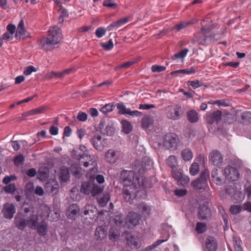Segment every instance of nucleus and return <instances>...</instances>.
<instances>
[{
  "instance_id": "f257e3e1",
  "label": "nucleus",
  "mask_w": 251,
  "mask_h": 251,
  "mask_svg": "<svg viewBox=\"0 0 251 251\" xmlns=\"http://www.w3.org/2000/svg\"><path fill=\"white\" fill-rule=\"evenodd\" d=\"M133 164L135 171L139 174H135L133 171L126 170H123L121 173L124 185L123 197L126 201L130 202L136 197L135 189L140 188L144 184L145 177L141 175L152 165L153 162L149 157H145L141 163L136 160Z\"/></svg>"
},
{
  "instance_id": "f03ea898",
  "label": "nucleus",
  "mask_w": 251,
  "mask_h": 251,
  "mask_svg": "<svg viewBox=\"0 0 251 251\" xmlns=\"http://www.w3.org/2000/svg\"><path fill=\"white\" fill-rule=\"evenodd\" d=\"M201 28L198 33L197 42L199 44L207 46L212 42L217 41L222 38V34L212 32L211 21L205 18L201 23Z\"/></svg>"
},
{
  "instance_id": "7ed1b4c3",
  "label": "nucleus",
  "mask_w": 251,
  "mask_h": 251,
  "mask_svg": "<svg viewBox=\"0 0 251 251\" xmlns=\"http://www.w3.org/2000/svg\"><path fill=\"white\" fill-rule=\"evenodd\" d=\"M61 38L60 29L56 26H53L50 28L48 36L41 40L42 47L46 50H50L59 42Z\"/></svg>"
},
{
  "instance_id": "20e7f679",
  "label": "nucleus",
  "mask_w": 251,
  "mask_h": 251,
  "mask_svg": "<svg viewBox=\"0 0 251 251\" xmlns=\"http://www.w3.org/2000/svg\"><path fill=\"white\" fill-rule=\"evenodd\" d=\"M141 218L140 215L137 212H130L126 216L125 220L121 219V217L119 218V220L116 219L115 224L120 226H127L128 228H132L139 224Z\"/></svg>"
},
{
  "instance_id": "39448f33",
  "label": "nucleus",
  "mask_w": 251,
  "mask_h": 251,
  "mask_svg": "<svg viewBox=\"0 0 251 251\" xmlns=\"http://www.w3.org/2000/svg\"><path fill=\"white\" fill-rule=\"evenodd\" d=\"M179 143L178 136L174 133H168L164 135L162 144L163 146L168 150H176Z\"/></svg>"
},
{
  "instance_id": "423d86ee",
  "label": "nucleus",
  "mask_w": 251,
  "mask_h": 251,
  "mask_svg": "<svg viewBox=\"0 0 251 251\" xmlns=\"http://www.w3.org/2000/svg\"><path fill=\"white\" fill-rule=\"evenodd\" d=\"M209 172L206 169L201 172L199 178L193 182V187L200 192H203L208 187L207 178Z\"/></svg>"
},
{
  "instance_id": "0eeeda50",
  "label": "nucleus",
  "mask_w": 251,
  "mask_h": 251,
  "mask_svg": "<svg viewBox=\"0 0 251 251\" xmlns=\"http://www.w3.org/2000/svg\"><path fill=\"white\" fill-rule=\"evenodd\" d=\"M93 169L91 170L90 172L87 175V178H89L88 181H84L81 185L80 191L85 195L91 194L92 196H94V176L92 174Z\"/></svg>"
},
{
  "instance_id": "6e6552de",
  "label": "nucleus",
  "mask_w": 251,
  "mask_h": 251,
  "mask_svg": "<svg viewBox=\"0 0 251 251\" xmlns=\"http://www.w3.org/2000/svg\"><path fill=\"white\" fill-rule=\"evenodd\" d=\"M183 113L181 107L177 104L169 106L166 108V117L172 120L179 119Z\"/></svg>"
},
{
  "instance_id": "1a4fd4ad",
  "label": "nucleus",
  "mask_w": 251,
  "mask_h": 251,
  "mask_svg": "<svg viewBox=\"0 0 251 251\" xmlns=\"http://www.w3.org/2000/svg\"><path fill=\"white\" fill-rule=\"evenodd\" d=\"M224 174L227 179L233 181L238 180L240 176L238 170L230 166L225 168Z\"/></svg>"
},
{
  "instance_id": "9d476101",
  "label": "nucleus",
  "mask_w": 251,
  "mask_h": 251,
  "mask_svg": "<svg viewBox=\"0 0 251 251\" xmlns=\"http://www.w3.org/2000/svg\"><path fill=\"white\" fill-rule=\"evenodd\" d=\"M223 175L224 172L222 171L217 169H213L211 172L212 181L217 185H223L225 182Z\"/></svg>"
},
{
  "instance_id": "9b49d317",
  "label": "nucleus",
  "mask_w": 251,
  "mask_h": 251,
  "mask_svg": "<svg viewBox=\"0 0 251 251\" xmlns=\"http://www.w3.org/2000/svg\"><path fill=\"white\" fill-rule=\"evenodd\" d=\"M94 206L93 205H86L83 210V214L86 217L84 218V223L87 225L93 223L94 217Z\"/></svg>"
},
{
  "instance_id": "f8f14e48",
  "label": "nucleus",
  "mask_w": 251,
  "mask_h": 251,
  "mask_svg": "<svg viewBox=\"0 0 251 251\" xmlns=\"http://www.w3.org/2000/svg\"><path fill=\"white\" fill-rule=\"evenodd\" d=\"M209 161L215 166H221L223 162L222 154L218 150H213L210 153Z\"/></svg>"
},
{
  "instance_id": "ddd939ff",
  "label": "nucleus",
  "mask_w": 251,
  "mask_h": 251,
  "mask_svg": "<svg viewBox=\"0 0 251 251\" xmlns=\"http://www.w3.org/2000/svg\"><path fill=\"white\" fill-rule=\"evenodd\" d=\"M222 112L220 110H217L212 112H208L206 114L205 120L208 124H213L214 123H217L221 120Z\"/></svg>"
},
{
  "instance_id": "4468645a",
  "label": "nucleus",
  "mask_w": 251,
  "mask_h": 251,
  "mask_svg": "<svg viewBox=\"0 0 251 251\" xmlns=\"http://www.w3.org/2000/svg\"><path fill=\"white\" fill-rule=\"evenodd\" d=\"M42 210L43 212V216L47 217H50L52 221H57L60 217V214L58 210H53L52 211L47 205L42 207Z\"/></svg>"
},
{
  "instance_id": "2eb2a0df",
  "label": "nucleus",
  "mask_w": 251,
  "mask_h": 251,
  "mask_svg": "<svg viewBox=\"0 0 251 251\" xmlns=\"http://www.w3.org/2000/svg\"><path fill=\"white\" fill-rule=\"evenodd\" d=\"M45 188L47 193L54 195L58 191L59 184L55 179H50L46 183Z\"/></svg>"
},
{
  "instance_id": "dca6fc26",
  "label": "nucleus",
  "mask_w": 251,
  "mask_h": 251,
  "mask_svg": "<svg viewBox=\"0 0 251 251\" xmlns=\"http://www.w3.org/2000/svg\"><path fill=\"white\" fill-rule=\"evenodd\" d=\"M15 212L16 208L13 204L6 203L4 205L2 213L6 219H11Z\"/></svg>"
},
{
  "instance_id": "f3484780",
  "label": "nucleus",
  "mask_w": 251,
  "mask_h": 251,
  "mask_svg": "<svg viewBox=\"0 0 251 251\" xmlns=\"http://www.w3.org/2000/svg\"><path fill=\"white\" fill-rule=\"evenodd\" d=\"M198 216L200 220L207 219L211 216V211L207 204H202L200 205Z\"/></svg>"
},
{
  "instance_id": "a211bd4d",
  "label": "nucleus",
  "mask_w": 251,
  "mask_h": 251,
  "mask_svg": "<svg viewBox=\"0 0 251 251\" xmlns=\"http://www.w3.org/2000/svg\"><path fill=\"white\" fill-rule=\"evenodd\" d=\"M95 180L97 182L100 184V185H98L95 184V196L101 193L105 187V179L104 177L102 175L98 174L97 175L95 173Z\"/></svg>"
},
{
  "instance_id": "6ab92c4d",
  "label": "nucleus",
  "mask_w": 251,
  "mask_h": 251,
  "mask_svg": "<svg viewBox=\"0 0 251 251\" xmlns=\"http://www.w3.org/2000/svg\"><path fill=\"white\" fill-rule=\"evenodd\" d=\"M37 214H31L26 217L27 226L32 229L35 228L37 224L41 221Z\"/></svg>"
},
{
  "instance_id": "aec40b11",
  "label": "nucleus",
  "mask_w": 251,
  "mask_h": 251,
  "mask_svg": "<svg viewBox=\"0 0 251 251\" xmlns=\"http://www.w3.org/2000/svg\"><path fill=\"white\" fill-rule=\"evenodd\" d=\"M120 155V152L112 150H109L105 153V159L110 164L115 163Z\"/></svg>"
},
{
  "instance_id": "412c9836",
  "label": "nucleus",
  "mask_w": 251,
  "mask_h": 251,
  "mask_svg": "<svg viewBox=\"0 0 251 251\" xmlns=\"http://www.w3.org/2000/svg\"><path fill=\"white\" fill-rule=\"evenodd\" d=\"M99 128L100 132L103 134L111 136L114 133V129L113 127L106 125L105 121L101 120L99 125Z\"/></svg>"
},
{
  "instance_id": "4be33fe9",
  "label": "nucleus",
  "mask_w": 251,
  "mask_h": 251,
  "mask_svg": "<svg viewBox=\"0 0 251 251\" xmlns=\"http://www.w3.org/2000/svg\"><path fill=\"white\" fill-rule=\"evenodd\" d=\"M205 247L208 251H216L217 243L216 239L212 236H208L205 240Z\"/></svg>"
},
{
  "instance_id": "5701e85b",
  "label": "nucleus",
  "mask_w": 251,
  "mask_h": 251,
  "mask_svg": "<svg viewBox=\"0 0 251 251\" xmlns=\"http://www.w3.org/2000/svg\"><path fill=\"white\" fill-rule=\"evenodd\" d=\"M79 211V209L77 205L75 204H73L68 207L66 214L69 219L75 220L76 219Z\"/></svg>"
},
{
  "instance_id": "b1692460",
  "label": "nucleus",
  "mask_w": 251,
  "mask_h": 251,
  "mask_svg": "<svg viewBox=\"0 0 251 251\" xmlns=\"http://www.w3.org/2000/svg\"><path fill=\"white\" fill-rule=\"evenodd\" d=\"M15 224L18 229L23 230L27 226L26 219L22 214L18 213L15 218Z\"/></svg>"
},
{
  "instance_id": "393cba45",
  "label": "nucleus",
  "mask_w": 251,
  "mask_h": 251,
  "mask_svg": "<svg viewBox=\"0 0 251 251\" xmlns=\"http://www.w3.org/2000/svg\"><path fill=\"white\" fill-rule=\"evenodd\" d=\"M33 229H36L40 236H45L48 232V224L45 220H41Z\"/></svg>"
},
{
  "instance_id": "a878e982",
  "label": "nucleus",
  "mask_w": 251,
  "mask_h": 251,
  "mask_svg": "<svg viewBox=\"0 0 251 251\" xmlns=\"http://www.w3.org/2000/svg\"><path fill=\"white\" fill-rule=\"evenodd\" d=\"M128 22L127 18H124L120 19L119 20L114 22L108 25L107 29L109 31L117 29L120 27L122 25L125 24Z\"/></svg>"
},
{
  "instance_id": "bb28decb",
  "label": "nucleus",
  "mask_w": 251,
  "mask_h": 251,
  "mask_svg": "<svg viewBox=\"0 0 251 251\" xmlns=\"http://www.w3.org/2000/svg\"><path fill=\"white\" fill-rule=\"evenodd\" d=\"M97 202L100 207L105 206L110 199V195L107 192L104 193L101 196L96 198Z\"/></svg>"
},
{
  "instance_id": "cd10ccee",
  "label": "nucleus",
  "mask_w": 251,
  "mask_h": 251,
  "mask_svg": "<svg viewBox=\"0 0 251 251\" xmlns=\"http://www.w3.org/2000/svg\"><path fill=\"white\" fill-rule=\"evenodd\" d=\"M137 208L140 212L144 216H149L151 211V206L148 204L144 202L140 203L138 204Z\"/></svg>"
},
{
  "instance_id": "c85d7f7f",
  "label": "nucleus",
  "mask_w": 251,
  "mask_h": 251,
  "mask_svg": "<svg viewBox=\"0 0 251 251\" xmlns=\"http://www.w3.org/2000/svg\"><path fill=\"white\" fill-rule=\"evenodd\" d=\"M154 122L153 118L150 116L143 117L141 120V126L143 128L147 129L152 126Z\"/></svg>"
},
{
  "instance_id": "c756f323",
  "label": "nucleus",
  "mask_w": 251,
  "mask_h": 251,
  "mask_svg": "<svg viewBox=\"0 0 251 251\" xmlns=\"http://www.w3.org/2000/svg\"><path fill=\"white\" fill-rule=\"evenodd\" d=\"M187 117L188 120L191 123H196L199 121L198 113L194 110L188 111Z\"/></svg>"
},
{
  "instance_id": "7c9ffc66",
  "label": "nucleus",
  "mask_w": 251,
  "mask_h": 251,
  "mask_svg": "<svg viewBox=\"0 0 251 251\" xmlns=\"http://www.w3.org/2000/svg\"><path fill=\"white\" fill-rule=\"evenodd\" d=\"M37 176L41 181H45L49 176V170L46 167H40L38 170Z\"/></svg>"
},
{
  "instance_id": "2f4dec72",
  "label": "nucleus",
  "mask_w": 251,
  "mask_h": 251,
  "mask_svg": "<svg viewBox=\"0 0 251 251\" xmlns=\"http://www.w3.org/2000/svg\"><path fill=\"white\" fill-rule=\"evenodd\" d=\"M47 109L46 106H41L35 109H31L25 113V116L38 115L43 113Z\"/></svg>"
},
{
  "instance_id": "473e14b6",
  "label": "nucleus",
  "mask_w": 251,
  "mask_h": 251,
  "mask_svg": "<svg viewBox=\"0 0 251 251\" xmlns=\"http://www.w3.org/2000/svg\"><path fill=\"white\" fill-rule=\"evenodd\" d=\"M127 243L128 246L132 249H136L140 247L138 239L132 236L127 239Z\"/></svg>"
},
{
  "instance_id": "72a5a7b5",
  "label": "nucleus",
  "mask_w": 251,
  "mask_h": 251,
  "mask_svg": "<svg viewBox=\"0 0 251 251\" xmlns=\"http://www.w3.org/2000/svg\"><path fill=\"white\" fill-rule=\"evenodd\" d=\"M167 164L171 168L172 170L177 167L176 157L175 155H171L166 159Z\"/></svg>"
},
{
  "instance_id": "f704fd0d",
  "label": "nucleus",
  "mask_w": 251,
  "mask_h": 251,
  "mask_svg": "<svg viewBox=\"0 0 251 251\" xmlns=\"http://www.w3.org/2000/svg\"><path fill=\"white\" fill-rule=\"evenodd\" d=\"M60 177L62 181L65 182L70 178V173L68 168L62 167L60 169Z\"/></svg>"
},
{
  "instance_id": "c9c22d12",
  "label": "nucleus",
  "mask_w": 251,
  "mask_h": 251,
  "mask_svg": "<svg viewBox=\"0 0 251 251\" xmlns=\"http://www.w3.org/2000/svg\"><path fill=\"white\" fill-rule=\"evenodd\" d=\"M181 156L185 161H189L192 159L193 153L189 148H186L182 151Z\"/></svg>"
},
{
  "instance_id": "e433bc0d",
  "label": "nucleus",
  "mask_w": 251,
  "mask_h": 251,
  "mask_svg": "<svg viewBox=\"0 0 251 251\" xmlns=\"http://www.w3.org/2000/svg\"><path fill=\"white\" fill-rule=\"evenodd\" d=\"M242 122L244 124H249L251 123V112L245 111L241 115Z\"/></svg>"
},
{
  "instance_id": "4c0bfd02",
  "label": "nucleus",
  "mask_w": 251,
  "mask_h": 251,
  "mask_svg": "<svg viewBox=\"0 0 251 251\" xmlns=\"http://www.w3.org/2000/svg\"><path fill=\"white\" fill-rule=\"evenodd\" d=\"M123 126L122 130L126 134L129 133L132 130V126L129 122L123 120L121 122Z\"/></svg>"
},
{
  "instance_id": "58836bf2",
  "label": "nucleus",
  "mask_w": 251,
  "mask_h": 251,
  "mask_svg": "<svg viewBox=\"0 0 251 251\" xmlns=\"http://www.w3.org/2000/svg\"><path fill=\"white\" fill-rule=\"evenodd\" d=\"M196 72L195 69L193 67H191L186 69L178 70L171 73L172 74H183L187 75L194 74Z\"/></svg>"
},
{
  "instance_id": "ea45409f",
  "label": "nucleus",
  "mask_w": 251,
  "mask_h": 251,
  "mask_svg": "<svg viewBox=\"0 0 251 251\" xmlns=\"http://www.w3.org/2000/svg\"><path fill=\"white\" fill-rule=\"evenodd\" d=\"M115 105L113 104L108 103L99 108V110L104 114L107 115L109 112L112 111Z\"/></svg>"
},
{
  "instance_id": "a19ab883",
  "label": "nucleus",
  "mask_w": 251,
  "mask_h": 251,
  "mask_svg": "<svg viewBox=\"0 0 251 251\" xmlns=\"http://www.w3.org/2000/svg\"><path fill=\"white\" fill-rule=\"evenodd\" d=\"M194 23L191 21L189 22H182L178 24L175 25L173 27V29H176L177 31H180V30L185 28L189 25L193 24Z\"/></svg>"
},
{
  "instance_id": "79ce46f5",
  "label": "nucleus",
  "mask_w": 251,
  "mask_h": 251,
  "mask_svg": "<svg viewBox=\"0 0 251 251\" xmlns=\"http://www.w3.org/2000/svg\"><path fill=\"white\" fill-rule=\"evenodd\" d=\"M189 51L188 49L185 48L184 49L182 50L179 52L175 54L172 56V59L173 60H175L178 58H184L187 54L188 52Z\"/></svg>"
},
{
  "instance_id": "37998d69",
  "label": "nucleus",
  "mask_w": 251,
  "mask_h": 251,
  "mask_svg": "<svg viewBox=\"0 0 251 251\" xmlns=\"http://www.w3.org/2000/svg\"><path fill=\"white\" fill-rule=\"evenodd\" d=\"M173 177L176 180L180 179V177L183 175L181 169L177 167L176 168L172 170Z\"/></svg>"
},
{
  "instance_id": "c03bdc74",
  "label": "nucleus",
  "mask_w": 251,
  "mask_h": 251,
  "mask_svg": "<svg viewBox=\"0 0 251 251\" xmlns=\"http://www.w3.org/2000/svg\"><path fill=\"white\" fill-rule=\"evenodd\" d=\"M200 167L198 163L194 162L191 165L189 168V172L191 175L195 176L199 172Z\"/></svg>"
},
{
  "instance_id": "a18cd8bd",
  "label": "nucleus",
  "mask_w": 251,
  "mask_h": 251,
  "mask_svg": "<svg viewBox=\"0 0 251 251\" xmlns=\"http://www.w3.org/2000/svg\"><path fill=\"white\" fill-rule=\"evenodd\" d=\"M206 225L204 223L198 222L195 228L196 231L198 233H202L206 230Z\"/></svg>"
},
{
  "instance_id": "49530a36",
  "label": "nucleus",
  "mask_w": 251,
  "mask_h": 251,
  "mask_svg": "<svg viewBox=\"0 0 251 251\" xmlns=\"http://www.w3.org/2000/svg\"><path fill=\"white\" fill-rule=\"evenodd\" d=\"M168 239V238H167L165 240H163V239L158 240L157 241H156L154 243H153L152 245H150V246L146 247L144 249V251H151L153 249H154L155 248L157 247L158 246H159V245H160L162 243H164V242H166V241H167Z\"/></svg>"
},
{
  "instance_id": "de8ad7c7",
  "label": "nucleus",
  "mask_w": 251,
  "mask_h": 251,
  "mask_svg": "<svg viewBox=\"0 0 251 251\" xmlns=\"http://www.w3.org/2000/svg\"><path fill=\"white\" fill-rule=\"evenodd\" d=\"M28 34L25 28L17 29L16 32V37L17 38L21 39L27 37Z\"/></svg>"
},
{
  "instance_id": "09e8293b",
  "label": "nucleus",
  "mask_w": 251,
  "mask_h": 251,
  "mask_svg": "<svg viewBox=\"0 0 251 251\" xmlns=\"http://www.w3.org/2000/svg\"><path fill=\"white\" fill-rule=\"evenodd\" d=\"M177 182L178 185L185 186L188 184L190 181V178L188 176L183 175L180 179H178Z\"/></svg>"
},
{
  "instance_id": "8fccbe9b",
  "label": "nucleus",
  "mask_w": 251,
  "mask_h": 251,
  "mask_svg": "<svg viewBox=\"0 0 251 251\" xmlns=\"http://www.w3.org/2000/svg\"><path fill=\"white\" fill-rule=\"evenodd\" d=\"M102 5L108 8H110L113 9H116L118 8V5L112 0H105Z\"/></svg>"
},
{
  "instance_id": "3c124183",
  "label": "nucleus",
  "mask_w": 251,
  "mask_h": 251,
  "mask_svg": "<svg viewBox=\"0 0 251 251\" xmlns=\"http://www.w3.org/2000/svg\"><path fill=\"white\" fill-rule=\"evenodd\" d=\"M100 45L105 50H110L114 47L113 43L111 39L107 42L100 43Z\"/></svg>"
},
{
  "instance_id": "603ef678",
  "label": "nucleus",
  "mask_w": 251,
  "mask_h": 251,
  "mask_svg": "<svg viewBox=\"0 0 251 251\" xmlns=\"http://www.w3.org/2000/svg\"><path fill=\"white\" fill-rule=\"evenodd\" d=\"M25 160V157L23 155L20 154L15 157L13 161L14 164L17 166H20L22 165Z\"/></svg>"
},
{
  "instance_id": "864d4df0",
  "label": "nucleus",
  "mask_w": 251,
  "mask_h": 251,
  "mask_svg": "<svg viewBox=\"0 0 251 251\" xmlns=\"http://www.w3.org/2000/svg\"><path fill=\"white\" fill-rule=\"evenodd\" d=\"M106 30L104 27H100L95 31V35L98 38H101L106 33Z\"/></svg>"
},
{
  "instance_id": "5fc2aeb1",
  "label": "nucleus",
  "mask_w": 251,
  "mask_h": 251,
  "mask_svg": "<svg viewBox=\"0 0 251 251\" xmlns=\"http://www.w3.org/2000/svg\"><path fill=\"white\" fill-rule=\"evenodd\" d=\"M209 103L213 104H217L218 106H227L229 105L228 101L226 100H217L212 102H209Z\"/></svg>"
},
{
  "instance_id": "6e6d98bb",
  "label": "nucleus",
  "mask_w": 251,
  "mask_h": 251,
  "mask_svg": "<svg viewBox=\"0 0 251 251\" xmlns=\"http://www.w3.org/2000/svg\"><path fill=\"white\" fill-rule=\"evenodd\" d=\"M117 109L118 112L120 114L126 115V112H128L129 108H126L123 104H118L117 105Z\"/></svg>"
},
{
  "instance_id": "4d7b16f0",
  "label": "nucleus",
  "mask_w": 251,
  "mask_h": 251,
  "mask_svg": "<svg viewBox=\"0 0 251 251\" xmlns=\"http://www.w3.org/2000/svg\"><path fill=\"white\" fill-rule=\"evenodd\" d=\"M142 114L141 112L138 111V110L131 111L130 110V109L129 108V109L128 110V112H126V116H130L134 117H140L142 116Z\"/></svg>"
},
{
  "instance_id": "13d9d810",
  "label": "nucleus",
  "mask_w": 251,
  "mask_h": 251,
  "mask_svg": "<svg viewBox=\"0 0 251 251\" xmlns=\"http://www.w3.org/2000/svg\"><path fill=\"white\" fill-rule=\"evenodd\" d=\"M233 245L235 251H243V248L241 246V241L240 240H238L234 237Z\"/></svg>"
},
{
  "instance_id": "bf43d9fd",
  "label": "nucleus",
  "mask_w": 251,
  "mask_h": 251,
  "mask_svg": "<svg viewBox=\"0 0 251 251\" xmlns=\"http://www.w3.org/2000/svg\"><path fill=\"white\" fill-rule=\"evenodd\" d=\"M242 209V207L240 205H232L229 208V211L232 214H236L239 213Z\"/></svg>"
},
{
  "instance_id": "052dcab7",
  "label": "nucleus",
  "mask_w": 251,
  "mask_h": 251,
  "mask_svg": "<svg viewBox=\"0 0 251 251\" xmlns=\"http://www.w3.org/2000/svg\"><path fill=\"white\" fill-rule=\"evenodd\" d=\"M105 236L104 231L102 230L101 228H97L95 229V236H98V239L100 238V239L101 240L104 238Z\"/></svg>"
},
{
  "instance_id": "680f3d73",
  "label": "nucleus",
  "mask_w": 251,
  "mask_h": 251,
  "mask_svg": "<svg viewBox=\"0 0 251 251\" xmlns=\"http://www.w3.org/2000/svg\"><path fill=\"white\" fill-rule=\"evenodd\" d=\"M4 189L6 193L12 194L16 191V188L14 184H10L6 185Z\"/></svg>"
},
{
  "instance_id": "e2e57ef3",
  "label": "nucleus",
  "mask_w": 251,
  "mask_h": 251,
  "mask_svg": "<svg viewBox=\"0 0 251 251\" xmlns=\"http://www.w3.org/2000/svg\"><path fill=\"white\" fill-rule=\"evenodd\" d=\"M187 85L189 86H191L194 89L201 86V82L198 80L189 81L187 82Z\"/></svg>"
},
{
  "instance_id": "0e129e2a",
  "label": "nucleus",
  "mask_w": 251,
  "mask_h": 251,
  "mask_svg": "<svg viewBox=\"0 0 251 251\" xmlns=\"http://www.w3.org/2000/svg\"><path fill=\"white\" fill-rule=\"evenodd\" d=\"M36 69L33 66H29L25 68L24 74L26 75H30L32 72H36Z\"/></svg>"
},
{
  "instance_id": "69168bd1",
  "label": "nucleus",
  "mask_w": 251,
  "mask_h": 251,
  "mask_svg": "<svg viewBox=\"0 0 251 251\" xmlns=\"http://www.w3.org/2000/svg\"><path fill=\"white\" fill-rule=\"evenodd\" d=\"M151 71L152 72H161L166 70V67L162 66L152 65L151 67Z\"/></svg>"
},
{
  "instance_id": "338daca9",
  "label": "nucleus",
  "mask_w": 251,
  "mask_h": 251,
  "mask_svg": "<svg viewBox=\"0 0 251 251\" xmlns=\"http://www.w3.org/2000/svg\"><path fill=\"white\" fill-rule=\"evenodd\" d=\"M97 139L98 140V142H97V145H95V150L98 151H102L103 150L104 147L103 145L101 144L100 143L101 140V136L100 135H98L97 136Z\"/></svg>"
},
{
  "instance_id": "774afa93",
  "label": "nucleus",
  "mask_w": 251,
  "mask_h": 251,
  "mask_svg": "<svg viewBox=\"0 0 251 251\" xmlns=\"http://www.w3.org/2000/svg\"><path fill=\"white\" fill-rule=\"evenodd\" d=\"M77 119L81 122H84L87 119V115L83 112H79L77 116Z\"/></svg>"
}]
</instances>
